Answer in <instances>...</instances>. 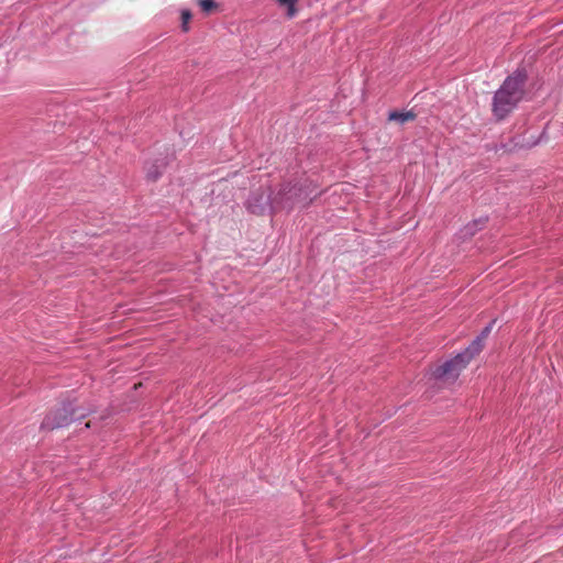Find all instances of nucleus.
<instances>
[{
  "instance_id": "obj_3",
  "label": "nucleus",
  "mask_w": 563,
  "mask_h": 563,
  "mask_svg": "<svg viewBox=\"0 0 563 563\" xmlns=\"http://www.w3.org/2000/svg\"><path fill=\"white\" fill-rule=\"evenodd\" d=\"M272 207L271 192L267 190L254 191L246 200V208L253 214H263Z\"/></svg>"
},
{
  "instance_id": "obj_6",
  "label": "nucleus",
  "mask_w": 563,
  "mask_h": 563,
  "mask_svg": "<svg viewBox=\"0 0 563 563\" xmlns=\"http://www.w3.org/2000/svg\"><path fill=\"white\" fill-rule=\"evenodd\" d=\"M415 118H416V114L412 111H406V112L391 111L388 114L389 121H396L400 124H404L409 121H413Z\"/></svg>"
},
{
  "instance_id": "obj_10",
  "label": "nucleus",
  "mask_w": 563,
  "mask_h": 563,
  "mask_svg": "<svg viewBox=\"0 0 563 563\" xmlns=\"http://www.w3.org/2000/svg\"><path fill=\"white\" fill-rule=\"evenodd\" d=\"M192 15L189 10H183L181 12V29L184 32L189 30L188 23L191 20Z\"/></svg>"
},
{
  "instance_id": "obj_1",
  "label": "nucleus",
  "mask_w": 563,
  "mask_h": 563,
  "mask_svg": "<svg viewBox=\"0 0 563 563\" xmlns=\"http://www.w3.org/2000/svg\"><path fill=\"white\" fill-rule=\"evenodd\" d=\"M526 82V70L518 69L512 75L508 76L495 92L492 111L498 121L508 117V114L511 113L523 99Z\"/></svg>"
},
{
  "instance_id": "obj_2",
  "label": "nucleus",
  "mask_w": 563,
  "mask_h": 563,
  "mask_svg": "<svg viewBox=\"0 0 563 563\" xmlns=\"http://www.w3.org/2000/svg\"><path fill=\"white\" fill-rule=\"evenodd\" d=\"M483 345V338L477 336L464 352L437 366L433 376L444 380L455 379L471 360L482 351Z\"/></svg>"
},
{
  "instance_id": "obj_7",
  "label": "nucleus",
  "mask_w": 563,
  "mask_h": 563,
  "mask_svg": "<svg viewBox=\"0 0 563 563\" xmlns=\"http://www.w3.org/2000/svg\"><path fill=\"white\" fill-rule=\"evenodd\" d=\"M162 167H163V164L161 163L159 165L157 164H152L151 166H148L146 168V175L150 179L152 180H156L161 174H162Z\"/></svg>"
},
{
  "instance_id": "obj_8",
  "label": "nucleus",
  "mask_w": 563,
  "mask_h": 563,
  "mask_svg": "<svg viewBox=\"0 0 563 563\" xmlns=\"http://www.w3.org/2000/svg\"><path fill=\"white\" fill-rule=\"evenodd\" d=\"M201 10L206 13H210L217 8V3L213 0H198Z\"/></svg>"
},
{
  "instance_id": "obj_5",
  "label": "nucleus",
  "mask_w": 563,
  "mask_h": 563,
  "mask_svg": "<svg viewBox=\"0 0 563 563\" xmlns=\"http://www.w3.org/2000/svg\"><path fill=\"white\" fill-rule=\"evenodd\" d=\"M301 0H284V16L292 19L301 10Z\"/></svg>"
},
{
  "instance_id": "obj_4",
  "label": "nucleus",
  "mask_w": 563,
  "mask_h": 563,
  "mask_svg": "<svg viewBox=\"0 0 563 563\" xmlns=\"http://www.w3.org/2000/svg\"><path fill=\"white\" fill-rule=\"evenodd\" d=\"M73 411L69 407H63L54 412L48 413L42 422V427L45 429H57L69 424L73 421Z\"/></svg>"
},
{
  "instance_id": "obj_12",
  "label": "nucleus",
  "mask_w": 563,
  "mask_h": 563,
  "mask_svg": "<svg viewBox=\"0 0 563 563\" xmlns=\"http://www.w3.org/2000/svg\"><path fill=\"white\" fill-rule=\"evenodd\" d=\"M286 195H287V194L284 191V202H283V206H284V207L286 206V200H287V199L285 198V196H286Z\"/></svg>"
},
{
  "instance_id": "obj_9",
  "label": "nucleus",
  "mask_w": 563,
  "mask_h": 563,
  "mask_svg": "<svg viewBox=\"0 0 563 563\" xmlns=\"http://www.w3.org/2000/svg\"><path fill=\"white\" fill-rule=\"evenodd\" d=\"M484 220L479 219V220H476L474 221L473 224H468L465 227V233L464 235H474L475 232L479 229V224L483 225L484 224Z\"/></svg>"
},
{
  "instance_id": "obj_11",
  "label": "nucleus",
  "mask_w": 563,
  "mask_h": 563,
  "mask_svg": "<svg viewBox=\"0 0 563 563\" xmlns=\"http://www.w3.org/2000/svg\"><path fill=\"white\" fill-rule=\"evenodd\" d=\"M492 327H493V324H492V323H490V324H488L487 327H485V328L483 329V331L481 332V334L478 335V338H483V340L485 341V339L488 336V334H489V333H490V331H492Z\"/></svg>"
},
{
  "instance_id": "obj_13",
  "label": "nucleus",
  "mask_w": 563,
  "mask_h": 563,
  "mask_svg": "<svg viewBox=\"0 0 563 563\" xmlns=\"http://www.w3.org/2000/svg\"><path fill=\"white\" fill-rule=\"evenodd\" d=\"M277 1H278V3H280V4H282V0H277Z\"/></svg>"
}]
</instances>
